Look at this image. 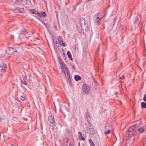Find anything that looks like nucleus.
Returning <instances> with one entry per match:
<instances>
[{"label": "nucleus", "mask_w": 146, "mask_h": 146, "mask_svg": "<svg viewBox=\"0 0 146 146\" xmlns=\"http://www.w3.org/2000/svg\"><path fill=\"white\" fill-rule=\"evenodd\" d=\"M137 127L138 125L135 124L129 127L126 133V137L128 138H130L132 136L136 135L138 136L139 135L137 134Z\"/></svg>", "instance_id": "1"}, {"label": "nucleus", "mask_w": 146, "mask_h": 146, "mask_svg": "<svg viewBox=\"0 0 146 146\" xmlns=\"http://www.w3.org/2000/svg\"><path fill=\"white\" fill-rule=\"evenodd\" d=\"M102 19V14L101 12L96 13L93 16V22L96 25H99Z\"/></svg>", "instance_id": "2"}, {"label": "nucleus", "mask_w": 146, "mask_h": 146, "mask_svg": "<svg viewBox=\"0 0 146 146\" xmlns=\"http://www.w3.org/2000/svg\"><path fill=\"white\" fill-rule=\"evenodd\" d=\"M84 26H82L79 24H78L76 25V29L78 32L80 33H82V31H86L88 29V25H84Z\"/></svg>", "instance_id": "3"}, {"label": "nucleus", "mask_w": 146, "mask_h": 146, "mask_svg": "<svg viewBox=\"0 0 146 146\" xmlns=\"http://www.w3.org/2000/svg\"><path fill=\"white\" fill-rule=\"evenodd\" d=\"M18 48L15 46L13 47H9L8 49L6 50V53L8 54L12 55L15 52H17Z\"/></svg>", "instance_id": "4"}, {"label": "nucleus", "mask_w": 146, "mask_h": 146, "mask_svg": "<svg viewBox=\"0 0 146 146\" xmlns=\"http://www.w3.org/2000/svg\"><path fill=\"white\" fill-rule=\"evenodd\" d=\"M82 90L85 94L88 95L90 91V87L86 84H84L82 86Z\"/></svg>", "instance_id": "5"}, {"label": "nucleus", "mask_w": 146, "mask_h": 146, "mask_svg": "<svg viewBox=\"0 0 146 146\" xmlns=\"http://www.w3.org/2000/svg\"><path fill=\"white\" fill-rule=\"evenodd\" d=\"M48 121L51 124L50 125H52V127L54 126L55 123L54 116L53 115H50L48 116Z\"/></svg>", "instance_id": "6"}, {"label": "nucleus", "mask_w": 146, "mask_h": 146, "mask_svg": "<svg viewBox=\"0 0 146 146\" xmlns=\"http://www.w3.org/2000/svg\"><path fill=\"white\" fill-rule=\"evenodd\" d=\"M7 66L4 62H2L0 65V71L1 72H5L6 71Z\"/></svg>", "instance_id": "7"}, {"label": "nucleus", "mask_w": 146, "mask_h": 146, "mask_svg": "<svg viewBox=\"0 0 146 146\" xmlns=\"http://www.w3.org/2000/svg\"><path fill=\"white\" fill-rule=\"evenodd\" d=\"M20 35H25L27 39H28L30 37V36L28 35H30V34H28V32L26 29H24L21 31L20 33Z\"/></svg>", "instance_id": "8"}, {"label": "nucleus", "mask_w": 146, "mask_h": 146, "mask_svg": "<svg viewBox=\"0 0 146 146\" xmlns=\"http://www.w3.org/2000/svg\"><path fill=\"white\" fill-rule=\"evenodd\" d=\"M21 77L23 80H21V83L24 85H27V78L26 75H22Z\"/></svg>", "instance_id": "9"}, {"label": "nucleus", "mask_w": 146, "mask_h": 146, "mask_svg": "<svg viewBox=\"0 0 146 146\" xmlns=\"http://www.w3.org/2000/svg\"><path fill=\"white\" fill-rule=\"evenodd\" d=\"M29 11L32 14H36L38 16H40V13L38 11L34 9H29Z\"/></svg>", "instance_id": "10"}, {"label": "nucleus", "mask_w": 146, "mask_h": 146, "mask_svg": "<svg viewBox=\"0 0 146 146\" xmlns=\"http://www.w3.org/2000/svg\"><path fill=\"white\" fill-rule=\"evenodd\" d=\"M58 43L59 44H60V45L63 46H65V43L64 42H63V40L62 39V38L61 36H59Z\"/></svg>", "instance_id": "11"}, {"label": "nucleus", "mask_w": 146, "mask_h": 146, "mask_svg": "<svg viewBox=\"0 0 146 146\" xmlns=\"http://www.w3.org/2000/svg\"><path fill=\"white\" fill-rule=\"evenodd\" d=\"M80 24L82 26H84V25H88L85 23V20L84 18H82L80 20Z\"/></svg>", "instance_id": "12"}, {"label": "nucleus", "mask_w": 146, "mask_h": 146, "mask_svg": "<svg viewBox=\"0 0 146 146\" xmlns=\"http://www.w3.org/2000/svg\"><path fill=\"white\" fill-rule=\"evenodd\" d=\"M90 114L89 112L88 111L86 113V117L87 120L88 122H89L91 119Z\"/></svg>", "instance_id": "13"}, {"label": "nucleus", "mask_w": 146, "mask_h": 146, "mask_svg": "<svg viewBox=\"0 0 146 146\" xmlns=\"http://www.w3.org/2000/svg\"><path fill=\"white\" fill-rule=\"evenodd\" d=\"M78 137L81 140L85 141V138L82 136V133L80 132L79 131L78 132Z\"/></svg>", "instance_id": "14"}, {"label": "nucleus", "mask_w": 146, "mask_h": 146, "mask_svg": "<svg viewBox=\"0 0 146 146\" xmlns=\"http://www.w3.org/2000/svg\"><path fill=\"white\" fill-rule=\"evenodd\" d=\"M67 76L68 79L69 84L71 86L72 85V79L71 78V76L70 74H68V75H67Z\"/></svg>", "instance_id": "15"}, {"label": "nucleus", "mask_w": 146, "mask_h": 146, "mask_svg": "<svg viewBox=\"0 0 146 146\" xmlns=\"http://www.w3.org/2000/svg\"><path fill=\"white\" fill-rule=\"evenodd\" d=\"M134 24L136 25L137 24H138V25L140 24V23L139 22V19L138 17L136 16L135 17L134 19L133 20Z\"/></svg>", "instance_id": "16"}, {"label": "nucleus", "mask_w": 146, "mask_h": 146, "mask_svg": "<svg viewBox=\"0 0 146 146\" xmlns=\"http://www.w3.org/2000/svg\"><path fill=\"white\" fill-rule=\"evenodd\" d=\"M13 11L15 13H23L24 12L23 11L22 12L20 10V9L18 8H15L13 9Z\"/></svg>", "instance_id": "17"}, {"label": "nucleus", "mask_w": 146, "mask_h": 146, "mask_svg": "<svg viewBox=\"0 0 146 146\" xmlns=\"http://www.w3.org/2000/svg\"><path fill=\"white\" fill-rule=\"evenodd\" d=\"M67 54L68 55V58H69L70 60L72 61L73 60V59L72 57V55H71L70 51H68L67 52Z\"/></svg>", "instance_id": "18"}, {"label": "nucleus", "mask_w": 146, "mask_h": 146, "mask_svg": "<svg viewBox=\"0 0 146 146\" xmlns=\"http://www.w3.org/2000/svg\"><path fill=\"white\" fill-rule=\"evenodd\" d=\"M74 79L76 81H78L81 80V78L78 75H76L74 76Z\"/></svg>", "instance_id": "19"}, {"label": "nucleus", "mask_w": 146, "mask_h": 146, "mask_svg": "<svg viewBox=\"0 0 146 146\" xmlns=\"http://www.w3.org/2000/svg\"><path fill=\"white\" fill-rule=\"evenodd\" d=\"M88 131L90 132V134L91 135H94L95 134V131L94 128L88 130Z\"/></svg>", "instance_id": "20"}, {"label": "nucleus", "mask_w": 146, "mask_h": 146, "mask_svg": "<svg viewBox=\"0 0 146 146\" xmlns=\"http://www.w3.org/2000/svg\"><path fill=\"white\" fill-rule=\"evenodd\" d=\"M138 131L140 133L143 132L145 131L144 129L143 128H140L138 129L137 128V132Z\"/></svg>", "instance_id": "21"}, {"label": "nucleus", "mask_w": 146, "mask_h": 146, "mask_svg": "<svg viewBox=\"0 0 146 146\" xmlns=\"http://www.w3.org/2000/svg\"><path fill=\"white\" fill-rule=\"evenodd\" d=\"M40 16L38 17L40 18H42V17H46V14L45 12H41V14L40 13Z\"/></svg>", "instance_id": "22"}, {"label": "nucleus", "mask_w": 146, "mask_h": 146, "mask_svg": "<svg viewBox=\"0 0 146 146\" xmlns=\"http://www.w3.org/2000/svg\"><path fill=\"white\" fill-rule=\"evenodd\" d=\"M141 107L142 109L146 108V103L145 102H142L141 103Z\"/></svg>", "instance_id": "23"}, {"label": "nucleus", "mask_w": 146, "mask_h": 146, "mask_svg": "<svg viewBox=\"0 0 146 146\" xmlns=\"http://www.w3.org/2000/svg\"><path fill=\"white\" fill-rule=\"evenodd\" d=\"M88 141L91 146H95L94 143L91 139H89Z\"/></svg>", "instance_id": "24"}, {"label": "nucleus", "mask_w": 146, "mask_h": 146, "mask_svg": "<svg viewBox=\"0 0 146 146\" xmlns=\"http://www.w3.org/2000/svg\"><path fill=\"white\" fill-rule=\"evenodd\" d=\"M74 143L73 137H72V141L70 142L69 144V146H74Z\"/></svg>", "instance_id": "25"}, {"label": "nucleus", "mask_w": 146, "mask_h": 146, "mask_svg": "<svg viewBox=\"0 0 146 146\" xmlns=\"http://www.w3.org/2000/svg\"><path fill=\"white\" fill-rule=\"evenodd\" d=\"M88 123L89 125L88 126V130H90V129H91L94 128L92 124L90 123V122H88Z\"/></svg>", "instance_id": "26"}, {"label": "nucleus", "mask_w": 146, "mask_h": 146, "mask_svg": "<svg viewBox=\"0 0 146 146\" xmlns=\"http://www.w3.org/2000/svg\"><path fill=\"white\" fill-rule=\"evenodd\" d=\"M54 42L55 44H57L58 43V41H59V36L58 37L54 39Z\"/></svg>", "instance_id": "27"}, {"label": "nucleus", "mask_w": 146, "mask_h": 146, "mask_svg": "<svg viewBox=\"0 0 146 146\" xmlns=\"http://www.w3.org/2000/svg\"><path fill=\"white\" fill-rule=\"evenodd\" d=\"M60 64L61 65V68L63 69H64V68H65V67L66 66V65L62 62V63H60Z\"/></svg>", "instance_id": "28"}, {"label": "nucleus", "mask_w": 146, "mask_h": 146, "mask_svg": "<svg viewBox=\"0 0 146 146\" xmlns=\"http://www.w3.org/2000/svg\"><path fill=\"white\" fill-rule=\"evenodd\" d=\"M65 70H66V72L67 74L68 75V74H70V72H69V70H68V68L66 66L65 67Z\"/></svg>", "instance_id": "29"}, {"label": "nucleus", "mask_w": 146, "mask_h": 146, "mask_svg": "<svg viewBox=\"0 0 146 146\" xmlns=\"http://www.w3.org/2000/svg\"><path fill=\"white\" fill-rule=\"evenodd\" d=\"M57 60L58 61L60 62V63H62V60L61 58L60 57H58Z\"/></svg>", "instance_id": "30"}, {"label": "nucleus", "mask_w": 146, "mask_h": 146, "mask_svg": "<svg viewBox=\"0 0 146 146\" xmlns=\"http://www.w3.org/2000/svg\"><path fill=\"white\" fill-rule=\"evenodd\" d=\"M67 132L68 134H72V130L70 129H67Z\"/></svg>", "instance_id": "31"}, {"label": "nucleus", "mask_w": 146, "mask_h": 146, "mask_svg": "<svg viewBox=\"0 0 146 146\" xmlns=\"http://www.w3.org/2000/svg\"><path fill=\"white\" fill-rule=\"evenodd\" d=\"M111 131L109 129L106 131H105V133L106 134H108L110 133Z\"/></svg>", "instance_id": "32"}, {"label": "nucleus", "mask_w": 146, "mask_h": 146, "mask_svg": "<svg viewBox=\"0 0 146 146\" xmlns=\"http://www.w3.org/2000/svg\"><path fill=\"white\" fill-rule=\"evenodd\" d=\"M20 99L23 101H24L25 100V96H21Z\"/></svg>", "instance_id": "33"}, {"label": "nucleus", "mask_w": 146, "mask_h": 146, "mask_svg": "<svg viewBox=\"0 0 146 146\" xmlns=\"http://www.w3.org/2000/svg\"><path fill=\"white\" fill-rule=\"evenodd\" d=\"M54 29L56 31H57L58 30V29L57 28L56 25L55 24L54 25Z\"/></svg>", "instance_id": "34"}, {"label": "nucleus", "mask_w": 146, "mask_h": 146, "mask_svg": "<svg viewBox=\"0 0 146 146\" xmlns=\"http://www.w3.org/2000/svg\"><path fill=\"white\" fill-rule=\"evenodd\" d=\"M63 72L64 74V77L66 79L67 78L66 76V73L64 70H63Z\"/></svg>", "instance_id": "35"}, {"label": "nucleus", "mask_w": 146, "mask_h": 146, "mask_svg": "<svg viewBox=\"0 0 146 146\" xmlns=\"http://www.w3.org/2000/svg\"><path fill=\"white\" fill-rule=\"evenodd\" d=\"M92 78L93 80L94 81V83H97V82L96 80H95V78L93 76H92Z\"/></svg>", "instance_id": "36"}, {"label": "nucleus", "mask_w": 146, "mask_h": 146, "mask_svg": "<svg viewBox=\"0 0 146 146\" xmlns=\"http://www.w3.org/2000/svg\"><path fill=\"white\" fill-rule=\"evenodd\" d=\"M143 100L144 101L146 102V94H145L143 98Z\"/></svg>", "instance_id": "37"}, {"label": "nucleus", "mask_w": 146, "mask_h": 146, "mask_svg": "<svg viewBox=\"0 0 146 146\" xmlns=\"http://www.w3.org/2000/svg\"><path fill=\"white\" fill-rule=\"evenodd\" d=\"M125 76L124 75H123L121 77L119 78V79H124Z\"/></svg>", "instance_id": "38"}, {"label": "nucleus", "mask_w": 146, "mask_h": 146, "mask_svg": "<svg viewBox=\"0 0 146 146\" xmlns=\"http://www.w3.org/2000/svg\"><path fill=\"white\" fill-rule=\"evenodd\" d=\"M72 68L73 70H75L76 69V67L74 65H73L72 66Z\"/></svg>", "instance_id": "39"}, {"label": "nucleus", "mask_w": 146, "mask_h": 146, "mask_svg": "<svg viewBox=\"0 0 146 146\" xmlns=\"http://www.w3.org/2000/svg\"><path fill=\"white\" fill-rule=\"evenodd\" d=\"M62 56L64 57H65L66 55V54L64 53H62Z\"/></svg>", "instance_id": "40"}, {"label": "nucleus", "mask_w": 146, "mask_h": 146, "mask_svg": "<svg viewBox=\"0 0 146 146\" xmlns=\"http://www.w3.org/2000/svg\"><path fill=\"white\" fill-rule=\"evenodd\" d=\"M3 120H5V119H4L3 118H1L0 119V121H2Z\"/></svg>", "instance_id": "41"}, {"label": "nucleus", "mask_w": 146, "mask_h": 146, "mask_svg": "<svg viewBox=\"0 0 146 146\" xmlns=\"http://www.w3.org/2000/svg\"><path fill=\"white\" fill-rule=\"evenodd\" d=\"M3 74H0V76L1 78L2 77V76H3Z\"/></svg>", "instance_id": "42"}, {"label": "nucleus", "mask_w": 146, "mask_h": 146, "mask_svg": "<svg viewBox=\"0 0 146 146\" xmlns=\"http://www.w3.org/2000/svg\"><path fill=\"white\" fill-rule=\"evenodd\" d=\"M118 94V93L117 92H115V94L116 95H117Z\"/></svg>", "instance_id": "43"}, {"label": "nucleus", "mask_w": 146, "mask_h": 146, "mask_svg": "<svg viewBox=\"0 0 146 146\" xmlns=\"http://www.w3.org/2000/svg\"><path fill=\"white\" fill-rule=\"evenodd\" d=\"M35 17H36V18L38 19V20H40V19L38 17H37L36 16H35Z\"/></svg>", "instance_id": "44"}, {"label": "nucleus", "mask_w": 146, "mask_h": 146, "mask_svg": "<svg viewBox=\"0 0 146 146\" xmlns=\"http://www.w3.org/2000/svg\"><path fill=\"white\" fill-rule=\"evenodd\" d=\"M11 146H16L15 145L13 144H11Z\"/></svg>", "instance_id": "45"}, {"label": "nucleus", "mask_w": 146, "mask_h": 146, "mask_svg": "<svg viewBox=\"0 0 146 146\" xmlns=\"http://www.w3.org/2000/svg\"><path fill=\"white\" fill-rule=\"evenodd\" d=\"M68 138H67V140H66V142H68Z\"/></svg>", "instance_id": "46"}, {"label": "nucleus", "mask_w": 146, "mask_h": 146, "mask_svg": "<svg viewBox=\"0 0 146 146\" xmlns=\"http://www.w3.org/2000/svg\"><path fill=\"white\" fill-rule=\"evenodd\" d=\"M106 127H107V126H106L105 127V129H106Z\"/></svg>", "instance_id": "47"}, {"label": "nucleus", "mask_w": 146, "mask_h": 146, "mask_svg": "<svg viewBox=\"0 0 146 146\" xmlns=\"http://www.w3.org/2000/svg\"><path fill=\"white\" fill-rule=\"evenodd\" d=\"M80 143H79V146H80Z\"/></svg>", "instance_id": "48"}, {"label": "nucleus", "mask_w": 146, "mask_h": 146, "mask_svg": "<svg viewBox=\"0 0 146 146\" xmlns=\"http://www.w3.org/2000/svg\"><path fill=\"white\" fill-rule=\"evenodd\" d=\"M32 40L31 39L30 40V41H31Z\"/></svg>", "instance_id": "49"}]
</instances>
